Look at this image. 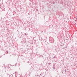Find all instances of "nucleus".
Returning a JSON list of instances; mask_svg holds the SVG:
<instances>
[{
  "instance_id": "obj_1",
  "label": "nucleus",
  "mask_w": 77,
  "mask_h": 77,
  "mask_svg": "<svg viewBox=\"0 0 77 77\" xmlns=\"http://www.w3.org/2000/svg\"><path fill=\"white\" fill-rule=\"evenodd\" d=\"M25 35H26L27 34H26V33H25Z\"/></svg>"
},
{
  "instance_id": "obj_5",
  "label": "nucleus",
  "mask_w": 77,
  "mask_h": 77,
  "mask_svg": "<svg viewBox=\"0 0 77 77\" xmlns=\"http://www.w3.org/2000/svg\"><path fill=\"white\" fill-rule=\"evenodd\" d=\"M66 48H67V47L66 46Z\"/></svg>"
},
{
  "instance_id": "obj_6",
  "label": "nucleus",
  "mask_w": 77,
  "mask_h": 77,
  "mask_svg": "<svg viewBox=\"0 0 77 77\" xmlns=\"http://www.w3.org/2000/svg\"><path fill=\"white\" fill-rule=\"evenodd\" d=\"M41 75V74H40V75Z\"/></svg>"
},
{
  "instance_id": "obj_4",
  "label": "nucleus",
  "mask_w": 77,
  "mask_h": 77,
  "mask_svg": "<svg viewBox=\"0 0 77 77\" xmlns=\"http://www.w3.org/2000/svg\"><path fill=\"white\" fill-rule=\"evenodd\" d=\"M36 11H38V9L36 10Z\"/></svg>"
},
{
  "instance_id": "obj_8",
  "label": "nucleus",
  "mask_w": 77,
  "mask_h": 77,
  "mask_svg": "<svg viewBox=\"0 0 77 77\" xmlns=\"http://www.w3.org/2000/svg\"><path fill=\"white\" fill-rule=\"evenodd\" d=\"M9 76L10 77V75H9Z\"/></svg>"
},
{
  "instance_id": "obj_9",
  "label": "nucleus",
  "mask_w": 77,
  "mask_h": 77,
  "mask_svg": "<svg viewBox=\"0 0 77 77\" xmlns=\"http://www.w3.org/2000/svg\"><path fill=\"white\" fill-rule=\"evenodd\" d=\"M53 3H54V2H53Z\"/></svg>"
},
{
  "instance_id": "obj_10",
  "label": "nucleus",
  "mask_w": 77,
  "mask_h": 77,
  "mask_svg": "<svg viewBox=\"0 0 77 77\" xmlns=\"http://www.w3.org/2000/svg\"><path fill=\"white\" fill-rule=\"evenodd\" d=\"M53 3H54V2H53Z\"/></svg>"
},
{
  "instance_id": "obj_3",
  "label": "nucleus",
  "mask_w": 77,
  "mask_h": 77,
  "mask_svg": "<svg viewBox=\"0 0 77 77\" xmlns=\"http://www.w3.org/2000/svg\"><path fill=\"white\" fill-rule=\"evenodd\" d=\"M51 64V63H48V64H49V65H50Z\"/></svg>"
},
{
  "instance_id": "obj_7",
  "label": "nucleus",
  "mask_w": 77,
  "mask_h": 77,
  "mask_svg": "<svg viewBox=\"0 0 77 77\" xmlns=\"http://www.w3.org/2000/svg\"><path fill=\"white\" fill-rule=\"evenodd\" d=\"M8 52H9L8 51V52H7V53H8Z\"/></svg>"
},
{
  "instance_id": "obj_2",
  "label": "nucleus",
  "mask_w": 77,
  "mask_h": 77,
  "mask_svg": "<svg viewBox=\"0 0 77 77\" xmlns=\"http://www.w3.org/2000/svg\"><path fill=\"white\" fill-rule=\"evenodd\" d=\"M53 68H54V69H55V68H54V66Z\"/></svg>"
}]
</instances>
